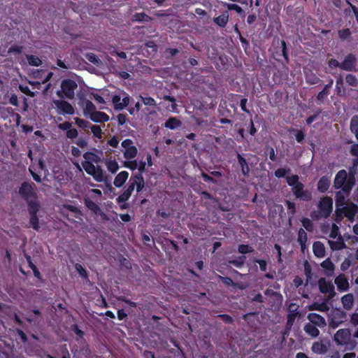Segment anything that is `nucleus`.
I'll return each instance as SVG.
<instances>
[{"label":"nucleus","instance_id":"32","mask_svg":"<svg viewBox=\"0 0 358 358\" xmlns=\"http://www.w3.org/2000/svg\"><path fill=\"white\" fill-rule=\"evenodd\" d=\"M214 22L217 24L220 27H226L228 21H229V15L227 12L222 13V15L214 17Z\"/></svg>","mask_w":358,"mask_h":358},{"label":"nucleus","instance_id":"9","mask_svg":"<svg viewBox=\"0 0 358 358\" xmlns=\"http://www.w3.org/2000/svg\"><path fill=\"white\" fill-rule=\"evenodd\" d=\"M338 213H336V217H342L343 215L350 221L352 222L356 214L358 213V206L352 202L347 203L343 206Z\"/></svg>","mask_w":358,"mask_h":358},{"label":"nucleus","instance_id":"56","mask_svg":"<svg viewBox=\"0 0 358 358\" xmlns=\"http://www.w3.org/2000/svg\"><path fill=\"white\" fill-rule=\"evenodd\" d=\"M226 6L229 10H235L237 13L241 14L243 13V9L238 5L235 3H226Z\"/></svg>","mask_w":358,"mask_h":358},{"label":"nucleus","instance_id":"17","mask_svg":"<svg viewBox=\"0 0 358 358\" xmlns=\"http://www.w3.org/2000/svg\"><path fill=\"white\" fill-rule=\"evenodd\" d=\"M348 196L342 191H338L336 192L335 194V206H336V210L335 213H338L340 209L345 206L346 203V197Z\"/></svg>","mask_w":358,"mask_h":358},{"label":"nucleus","instance_id":"40","mask_svg":"<svg viewBox=\"0 0 358 358\" xmlns=\"http://www.w3.org/2000/svg\"><path fill=\"white\" fill-rule=\"evenodd\" d=\"M75 122L78 125V127L83 129H87L88 128H91L92 125L89 121H87L84 119H81L79 117L75 118Z\"/></svg>","mask_w":358,"mask_h":358},{"label":"nucleus","instance_id":"41","mask_svg":"<svg viewBox=\"0 0 358 358\" xmlns=\"http://www.w3.org/2000/svg\"><path fill=\"white\" fill-rule=\"evenodd\" d=\"M238 252L242 255H245L253 252L254 248L250 245L241 244L238 246Z\"/></svg>","mask_w":358,"mask_h":358},{"label":"nucleus","instance_id":"30","mask_svg":"<svg viewBox=\"0 0 358 358\" xmlns=\"http://www.w3.org/2000/svg\"><path fill=\"white\" fill-rule=\"evenodd\" d=\"M303 329L308 335L313 338L317 337L320 334V331L317 329V327L309 322L305 324Z\"/></svg>","mask_w":358,"mask_h":358},{"label":"nucleus","instance_id":"31","mask_svg":"<svg viewBox=\"0 0 358 358\" xmlns=\"http://www.w3.org/2000/svg\"><path fill=\"white\" fill-rule=\"evenodd\" d=\"M131 20H132V22H149L152 20V18L150 16L145 14V13H136L132 15Z\"/></svg>","mask_w":358,"mask_h":358},{"label":"nucleus","instance_id":"24","mask_svg":"<svg viewBox=\"0 0 358 358\" xmlns=\"http://www.w3.org/2000/svg\"><path fill=\"white\" fill-rule=\"evenodd\" d=\"M129 177V173L126 171L120 172L115 178L113 184L116 187H121Z\"/></svg>","mask_w":358,"mask_h":358},{"label":"nucleus","instance_id":"13","mask_svg":"<svg viewBox=\"0 0 358 358\" xmlns=\"http://www.w3.org/2000/svg\"><path fill=\"white\" fill-rule=\"evenodd\" d=\"M54 103L62 115H73L75 113L73 106L65 100H55Z\"/></svg>","mask_w":358,"mask_h":358},{"label":"nucleus","instance_id":"58","mask_svg":"<svg viewBox=\"0 0 358 358\" xmlns=\"http://www.w3.org/2000/svg\"><path fill=\"white\" fill-rule=\"evenodd\" d=\"M75 143L80 148H85L87 147V141L85 137H79L75 142Z\"/></svg>","mask_w":358,"mask_h":358},{"label":"nucleus","instance_id":"57","mask_svg":"<svg viewBox=\"0 0 358 358\" xmlns=\"http://www.w3.org/2000/svg\"><path fill=\"white\" fill-rule=\"evenodd\" d=\"M117 300L122 302H124L125 303L128 304L129 306L132 308H136L137 303L134 301H131L130 299H128L127 297L124 296H120L117 297Z\"/></svg>","mask_w":358,"mask_h":358},{"label":"nucleus","instance_id":"1","mask_svg":"<svg viewBox=\"0 0 358 358\" xmlns=\"http://www.w3.org/2000/svg\"><path fill=\"white\" fill-rule=\"evenodd\" d=\"M85 161L82 162V166L85 172L91 176L96 182H103L104 180V173L100 166H94L93 163H99L101 158L94 152H86L83 155Z\"/></svg>","mask_w":358,"mask_h":358},{"label":"nucleus","instance_id":"34","mask_svg":"<svg viewBox=\"0 0 358 358\" xmlns=\"http://www.w3.org/2000/svg\"><path fill=\"white\" fill-rule=\"evenodd\" d=\"M341 301L345 309L351 308L354 301L353 296L351 294H345L341 298Z\"/></svg>","mask_w":358,"mask_h":358},{"label":"nucleus","instance_id":"12","mask_svg":"<svg viewBox=\"0 0 358 358\" xmlns=\"http://www.w3.org/2000/svg\"><path fill=\"white\" fill-rule=\"evenodd\" d=\"M129 186H133V191L136 188L137 193H140L145 187V181L143 175L134 173L129 178Z\"/></svg>","mask_w":358,"mask_h":358},{"label":"nucleus","instance_id":"37","mask_svg":"<svg viewBox=\"0 0 358 358\" xmlns=\"http://www.w3.org/2000/svg\"><path fill=\"white\" fill-rule=\"evenodd\" d=\"M27 59L30 66H39L42 64L41 59L36 55H29L27 56Z\"/></svg>","mask_w":358,"mask_h":358},{"label":"nucleus","instance_id":"21","mask_svg":"<svg viewBox=\"0 0 358 358\" xmlns=\"http://www.w3.org/2000/svg\"><path fill=\"white\" fill-rule=\"evenodd\" d=\"M321 266L325 270V275L331 277L334 274L335 266L329 258L321 263Z\"/></svg>","mask_w":358,"mask_h":358},{"label":"nucleus","instance_id":"46","mask_svg":"<svg viewBox=\"0 0 358 358\" xmlns=\"http://www.w3.org/2000/svg\"><path fill=\"white\" fill-rule=\"evenodd\" d=\"M345 81L352 87H357L358 85V80L353 74H348L345 76Z\"/></svg>","mask_w":358,"mask_h":358},{"label":"nucleus","instance_id":"16","mask_svg":"<svg viewBox=\"0 0 358 358\" xmlns=\"http://www.w3.org/2000/svg\"><path fill=\"white\" fill-rule=\"evenodd\" d=\"M334 282L337 286V289L341 292H346L349 289L348 280L343 273H340L336 276Z\"/></svg>","mask_w":358,"mask_h":358},{"label":"nucleus","instance_id":"8","mask_svg":"<svg viewBox=\"0 0 358 358\" xmlns=\"http://www.w3.org/2000/svg\"><path fill=\"white\" fill-rule=\"evenodd\" d=\"M129 95L123 90L120 91L112 97V102L114 106V108L116 110H123L129 105Z\"/></svg>","mask_w":358,"mask_h":358},{"label":"nucleus","instance_id":"60","mask_svg":"<svg viewBox=\"0 0 358 358\" xmlns=\"http://www.w3.org/2000/svg\"><path fill=\"white\" fill-rule=\"evenodd\" d=\"M254 262L257 263L259 266V269L261 271H266L267 269V262L264 259H254Z\"/></svg>","mask_w":358,"mask_h":358},{"label":"nucleus","instance_id":"2","mask_svg":"<svg viewBox=\"0 0 358 358\" xmlns=\"http://www.w3.org/2000/svg\"><path fill=\"white\" fill-rule=\"evenodd\" d=\"M287 185L291 187L292 192L296 199L301 201L310 202L313 200L311 191L305 189V185L299 181L298 175H292L286 178Z\"/></svg>","mask_w":358,"mask_h":358},{"label":"nucleus","instance_id":"3","mask_svg":"<svg viewBox=\"0 0 358 358\" xmlns=\"http://www.w3.org/2000/svg\"><path fill=\"white\" fill-rule=\"evenodd\" d=\"M355 185V174L351 171L348 174L345 169H342L336 174L334 180V188L342 190L347 196L350 195Z\"/></svg>","mask_w":358,"mask_h":358},{"label":"nucleus","instance_id":"63","mask_svg":"<svg viewBox=\"0 0 358 358\" xmlns=\"http://www.w3.org/2000/svg\"><path fill=\"white\" fill-rule=\"evenodd\" d=\"M22 51V46L13 45L8 49V53L20 54Z\"/></svg>","mask_w":358,"mask_h":358},{"label":"nucleus","instance_id":"15","mask_svg":"<svg viewBox=\"0 0 358 358\" xmlns=\"http://www.w3.org/2000/svg\"><path fill=\"white\" fill-rule=\"evenodd\" d=\"M307 318L310 321L309 323L313 324V325L320 328H324L327 325L325 319L317 313H308Z\"/></svg>","mask_w":358,"mask_h":358},{"label":"nucleus","instance_id":"14","mask_svg":"<svg viewBox=\"0 0 358 358\" xmlns=\"http://www.w3.org/2000/svg\"><path fill=\"white\" fill-rule=\"evenodd\" d=\"M357 58L355 55L350 53L345 56L344 60L341 63V69L347 71H352L355 69Z\"/></svg>","mask_w":358,"mask_h":358},{"label":"nucleus","instance_id":"43","mask_svg":"<svg viewBox=\"0 0 358 358\" xmlns=\"http://www.w3.org/2000/svg\"><path fill=\"white\" fill-rule=\"evenodd\" d=\"M75 268L80 277H82L83 279L88 280V273L80 264L76 263L75 264Z\"/></svg>","mask_w":358,"mask_h":358},{"label":"nucleus","instance_id":"61","mask_svg":"<svg viewBox=\"0 0 358 358\" xmlns=\"http://www.w3.org/2000/svg\"><path fill=\"white\" fill-rule=\"evenodd\" d=\"M124 166L125 167L131 169V171H134V170H136L137 169L138 164H137V162L136 160H134V161H127V162H124Z\"/></svg>","mask_w":358,"mask_h":358},{"label":"nucleus","instance_id":"6","mask_svg":"<svg viewBox=\"0 0 358 358\" xmlns=\"http://www.w3.org/2000/svg\"><path fill=\"white\" fill-rule=\"evenodd\" d=\"M34 184L31 185L27 182H24L19 188V194L27 202L28 208H29L31 203H38L37 202L38 196L34 189Z\"/></svg>","mask_w":358,"mask_h":358},{"label":"nucleus","instance_id":"10","mask_svg":"<svg viewBox=\"0 0 358 358\" xmlns=\"http://www.w3.org/2000/svg\"><path fill=\"white\" fill-rule=\"evenodd\" d=\"M39 208V203H32L29 204V208H28V211L30 215L29 224L31 227L36 231H38L40 228L39 220L37 215Z\"/></svg>","mask_w":358,"mask_h":358},{"label":"nucleus","instance_id":"22","mask_svg":"<svg viewBox=\"0 0 358 358\" xmlns=\"http://www.w3.org/2000/svg\"><path fill=\"white\" fill-rule=\"evenodd\" d=\"M313 251L315 257L322 258L325 256V247L320 241H315L313 245Z\"/></svg>","mask_w":358,"mask_h":358},{"label":"nucleus","instance_id":"62","mask_svg":"<svg viewBox=\"0 0 358 358\" xmlns=\"http://www.w3.org/2000/svg\"><path fill=\"white\" fill-rule=\"evenodd\" d=\"M339 235V229L338 226L333 224L331 230L329 234V237L331 238H336Z\"/></svg>","mask_w":358,"mask_h":358},{"label":"nucleus","instance_id":"36","mask_svg":"<svg viewBox=\"0 0 358 358\" xmlns=\"http://www.w3.org/2000/svg\"><path fill=\"white\" fill-rule=\"evenodd\" d=\"M106 166L109 172L111 173H115L119 169L118 163L116 160H107L106 162Z\"/></svg>","mask_w":358,"mask_h":358},{"label":"nucleus","instance_id":"5","mask_svg":"<svg viewBox=\"0 0 358 358\" xmlns=\"http://www.w3.org/2000/svg\"><path fill=\"white\" fill-rule=\"evenodd\" d=\"M78 88L77 83L72 79L66 78L61 82V90L57 92L58 97L73 99L75 97V90Z\"/></svg>","mask_w":358,"mask_h":358},{"label":"nucleus","instance_id":"53","mask_svg":"<svg viewBox=\"0 0 358 358\" xmlns=\"http://www.w3.org/2000/svg\"><path fill=\"white\" fill-rule=\"evenodd\" d=\"M86 58L89 62L94 64H98L100 62L99 58L94 53L90 52L86 54Z\"/></svg>","mask_w":358,"mask_h":358},{"label":"nucleus","instance_id":"47","mask_svg":"<svg viewBox=\"0 0 358 358\" xmlns=\"http://www.w3.org/2000/svg\"><path fill=\"white\" fill-rule=\"evenodd\" d=\"M304 274L306 276V284L312 278L313 272L310 266L307 261L304 263Z\"/></svg>","mask_w":358,"mask_h":358},{"label":"nucleus","instance_id":"18","mask_svg":"<svg viewBox=\"0 0 358 358\" xmlns=\"http://www.w3.org/2000/svg\"><path fill=\"white\" fill-rule=\"evenodd\" d=\"M333 83H334L333 79L330 78L329 83L325 85L323 90L317 94V95L316 96V100H317V103L322 102L327 98V96L329 94V91H330V89L332 87Z\"/></svg>","mask_w":358,"mask_h":358},{"label":"nucleus","instance_id":"54","mask_svg":"<svg viewBox=\"0 0 358 358\" xmlns=\"http://www.w3.org/2000/svg\"><path fill=\"white\" fill-rule=\"evenodd\" d=\"M227 103L224 101V103H220V107H222V109H220L219 112L220 115L222 116H231V111L226 108Z\"/></svg>","mask_w":358,"mask_h":358},{"label":"nucleus","instance_id":"44","mask_svg":"<svg viewBox=\"0 0 358 358\" xmlns=\"http://www.w3.org/2000/svg\"><path fill=\"white\" fill-rule=\"evenodd\" d=\"M291 169L289 168H280L275 171L274 175L278 178L285 177L287 173H289Z\"/></svg>","mask_w":358,"mask_h":358},{"label":"nucleus","instance_id":"26","mask_svg":"<svg viewBox=\"0 0 358 358\" xmlns=\"http://www.w3.org/2000/svg\"><path fill=\"white\" fill-rule=\"evenodd\" d=\"M313 352L317 355H324L327 352V346L322 341L315 342L311 348Z\"/></svg>","mask_w":358,"mask_h":358},{"label":"nucleus","instance_id":"39","mask_svg":"<svg viewBox=\"0 0 358 358\" xmlns=\"http://www.w3.org/2000/svg\"><path fill=\"white\" fill-rule=\"evenodd\" d=\"M328 243L332 250H339L345 248V244L343 241H329Z\"/></svg>","mask_w":358,"mask_h":358},{"label":"nucleus","instance_id":"38","mask_svg":"<svg viewBox=\"0 0 358 358\" xmlns=\"http://www.w3.org/2000/svg\"><path fill=\"white\" fill-rule=\"evenodd\" d=\"M95 111H96L95 105L91 101L86 100L85 102V108H84L85 115H89L90 116L91 114Z\"/></svg>","mask_w":358,"mask_h":358},{"label":"nucleus","instance_id":"42","mask_svg":"<svg viewBox=\"0 0 358 358\" xmlns=\"http://www.w3.org/2000/svg\"><path fill=\"white\" fill-rule=\"evenodd\" d=\"M338 34L339 38L342 41L348 40L350 38L352 35V32L349 28H345L343 29H340L338 31Z\"/></svg>","mask_w":358,"mask_h":358},{"label":"nucleus","instance_id":"52","mask_svg":"<svg viewBox=\"0 0 358 358\" xmlns=\"http://www.w3.org/2000/svg\"><path fill=\"white\" fill-rule=\"evenodd\" d=\"M250 300L253 302L263 303L264 301V299L262 294L260 293H253L250 294Z\"/></svg>","mask_w":358,"mask_h":358},{"label":"nucleus","instance_id":"59","mask_svg":"<svg viewBox=\"0 0 358 358\" xmlns=\"http://www.w3.org/2000/svg\"><path fill=\"white\" fill-rule=\"evenodd\" d=\"M78 132L77 129L71 127L66 131V137L70 139L76 138L78 136Z\"/></svg>","mask_w":358,"mask_h":358},{"label":"nucleus","instance_id":"45","mask_svg":"<svg viewBox=\"0 0 358 358\" xmlns=\"http://www.w3.org/2000/svg\"><path fill=\"white\" fill-rule=\"evenodd\" d=\"M350 131L354 134L356 131L358 130V115H353L350 120Z\"/></svg>","mask_w":358,"mask_h":358},{"label":"nucleus","instance_id":"51","mask_svg":"<svg viewBox=\"0 0 358 358\" xmlns=\"http://www.w3.org/2000/svg\"><path fill=\"white\" fill-rule=\"evenodd\" d=\"M285 204L288 210L289 213L294 215L296 212L295 203L289 200H286Z\"/></svg>","mask_w":358,"mask_h":358},{"label":"nucleus","instance_id":"55","mask_svg":"<svg viewBox=\"0 0 358 358\" xmlns=\"http://www.w3.org/2000/svg\"><path fill=\"white\" fill-rule=\"evenodd\" d=\"M219 278L220 279L222 282L227 287L236 285V284L234 283L233 280L229 277H224V276L219 275Z\"/></svg>","mask_w":358,"mask_h":358},{"label":"nucleus","instance_id":"11","mask_svg":"<svg viewBox=\"0 0 358 358\" xmlns=\"http://www.w3.org/2000/svg\"><path fill=\"white\" fill-rule=\"evenodd\" d=\"M318 286L320 292L322 294H329L330 299L335 296V289L331 282H328L325 278H321L318 280Z\"/></svg>","mask_w":358,"mask_h":358},{"label":"nucleus","instance_id":"29","mask_svg":"<svg viewBox=\"0 0 358 358\" xmlns=\"http://www.w3.org/2000/svg\"><path fill=\"white\" fill-rule=\"evenodd\" d=\"M84 203L85 206L94 214L100 215L101 213L100 207L94 201L90 199H85Z\"/></svg>","mask_w":358,"mask_h":358},{"label":"nucleus","instance_id":"35","mask_svg":"<svg viewBox=\"0 0 358 358\" xmlns=\"http://www.w3.org/2000/svg\"><path fill=\"white\" fill-rule=\"evenodd\" d=\"M138 150L136 146L132 145L124 151V157L127 159H131L136 157Z\"/></svg>","mask_w":358,"mask_h":358},{"label":"nucleus","instance_id":"48","mask_svg":"<svg viewBox=\"0 0 358 358\" xmlns=\"http://www.w3.org/2000/svg\"><path fill=\"white\" fill-rule=\"evenodd\" d=\"M91 131L92 133L94 134V136L99 138V139H101L102 138V130H101V128L100 126L99 125H94V124H92L91 126Z\"/></svg>","mask_w":358,"mask_h":358},{"label":"nucleus","instance_id":"50","mask_svg":"<svg viewBox=\"0 0 358 358\" xmlns=\"http://www.w3.org/2000/svg\"><path fill=\"white\" fill-rule=\"evenodd\" d=\"M140 97L142 99V101L144 105L148 106H152V107L156 106L157 103H156L155 100L153 98H152L150 96L143 97L142 96H140Z\"/></svg>","mask_w":358,"mask_h":358},{"label":"nucleus","instance_id":"23","mask_svg":"<svg viewBox=\"0 0 358 358\" xmlns=\"http://www.w3.org/2000/svg\"><path fill=\"white\" fill-rule=\"evenodd\" d=\"M297 241L301 245V252H304L305 250L307 248L306 243L308 241V236L306 232L302 228H301L298 231Z\"/></svg>","mask_w":358,"mask_h":358},{"label":"nucleus","instance_id":"27","mask_svg":"<svg viewBox=\"0 0 358 358\" xmlns=\"http://www.w3.org/2000/svg\"><path fill=\"white\" fill-rule=\"evenodd\" d=\"M133 192V186H129L117 198V202L118 203H125L129 200Z\"/></svg>","mask_w":358,"mask_h":358},{"label":"nucleus","instance_id":"49","mask_svg":"<svg viewBox=\"0 0 358 358\" xmlns=\"http://www.w3.org/2000/svg\"><path fill=\"white\" fill-rule=\"evenodd\" d=\"M301 223L303 227L308 231H313V224L310 220L308 218L304 217L301 220Z\"/></svg>","mask_w":358,"mask_h":358},{"label":"nucleus","instance_id":"64","mask_svg":"<svg viewBox=\"0 0 358 358\" xmlns=\"http://www.w3.org/2000/svg\"><path fill=\"white\" fill-rule=\"evenodd\" d=\"M350 153L354 157H358V143H353L350 149Z\"/></svg>","mask_w":358,"mask_h":358},{"label":"nucleus","instance_id":"20","mask_svg":"<svg viewBox=\"0 0 358 358\" xmlns=\"http://www.w3.org/2000/svg\"><path fill=\"white\" fill-rule=\"evenodd\" d=\"M90 118L94 122H106L109 120V116L104 112L95 111L91 114Z\"/></svg>","mask_w":358,"mask_h":358},{"label":"nucleus","instance_id":"7","mask_svg":"<svg viewBox=\"0 0 358 358\" xmlns=\"http://www.w3.org/2000/svg\"><path fill=\"white\" fill-rule=\"evenodd\" d=\"M335 342L341 345H351V348L355 346L354 341L351 342V331L349 329H341L334 335Z\"/></svg>","mask_w":358,"mask_h":358},{"label":"nucleus","instance_id":"28","mask_svg":"<svg viewBox=\"0 0 358 358\" xmlns=\"http://www.w3.org/2000/svg\"><path fill=\"white\" fill-rule=\"evenodd\" d=\"M182 124V122L177 117H169L164 123V127L170 129H176L180 127Z\"/></svg>","mask_w":358,"mask_h":358},{"label":"nucleus","instance_id":"4","mask_svg":"<svg viewBox=\"0 0 358 358\" xmlns=\"http://www.w3.org/2000/svg\"><path fill=\"white\" fill-rule=\"evenodd\" d=\"M318 211H312L310 217L315 220L321 218H327L330 216L333 210V199L329 196H324L317 203Z\"/></svg>","mask_w":358,"mask_h":358},{"label":"nucleus","instance_id":"19","mask_svg":"<svg viewBox=\"0 0 358 358\" xmlns=\"http://www.w3.org/2000/svg\"><path fill=\"white\" fill-rule=\"evenodd\" d=\"M331 181L328 176L321 177L317 184V189L320 193H325L330 187Z\"/></svg>","mask_w":358,"mask_h":358},{"label":"nucleus","instance_id":"33","mask_svg":"<svg viewBox=\"0 0 358 358\" xmlns=\"http://www.w3.org/2000/svg\"><path fill=\"white\" fill-rule=\"evenodd\" d=\"M246 260V257L245 255L238 256L234 259H231L229 261V263L236 268H241L244 266Z\"/></svg>","mask_w":358,"mask_h":358},{"label":"nucleus","instance_id":"25","mask_svg":"<svg viewBox=\"0 0 358 358\" xmlns=\"http://www.w3.org/2000/svg\"><path fill=\"white\" fill-rule=\"evenodd\" d=\"M238 162L241 167V171L244 176H249L250 167L246 159L239 153L237 155Z\"/></svg>","mask_w":358,"mask_h":358}]
</instances>
